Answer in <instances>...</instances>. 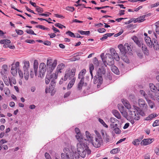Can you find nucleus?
Returning <instances> with one entry per match:
<instances>
[{
	"label": "nucleus",
	"instance_id": "4be33fe9",
	"mask_svg": "<svg viewBox=\"0 0 159 159\" xmlns=\"http://www.w3.org/2000/svg\"><path fill=\"white\" fill-rule=\"evenodd\" d=\"M144 39L148 46L149 48H152V41L150 37H145Z\"/></svg>",
	"mask_w": 159,
	"mask_h": 159
},
{
	"label": "nucleus",
	"instance_id": "1a4fd4ad",
	"mask_svg": "<svg viewBox=\"0 0 159 159\" xmlns=\"http://www.w3.org/2000/svg\"><path fill=\"white\" fill-rule=\"evenodd\" d=\"M39 67V75L38 76L42 77L45 74L46 71L47 70V67L44 63L42 62L40 64Z\"/></svg>",
	"mask_w": 159,
	"mask_h": 159
},
{
	"label": "nucleus",
	"instance_id": "e2e57ef3",
	"mask_svg": "<svg viewBox=\"0 0 159 159\" xmlns=\"http://www.w3.org/2000/svg\"><path fill=\"white\" fill-rule=\"evenodd\" d=\"M16 31L17 34L19 35H22L23 34V31L21 30H16Z\"/></svg>",
	"mask_w": 159,
	"mask_h": 159
},
{
	"label": "nucleus",
	"instance_id": "79ce46f5",
	"mask_svg": "<svg viewBox=\"0 0 159 159\" xmlns=\"http://www.w3.org/2000/svg\"><path fill=\"white\" fill-rule=\"evenodd\" d=\"M36 28H38L40 29H41L43 30H47L48 31L50 30V29L49 28L45 27L44 26L42 25H38L36 26Z\"/></svg>",
	"mask_w": 159,
	"mask_h": 159
},
{
	"label": "nucleus",
	"instance_id": "2f4dec72",
	"mask_svg": "<svg viewBox=\"0 0 159 159\" xmlns=\"http://www.w3.org/2000/svg\"><path fill=\"white\" fill-rule=\"evenodd\" d=\"M111 70L115 74L118 75L119 71L118 68L115 66H113L111 67Z\"/></svg>",
	"mask_w": 159,
	"mask_h": 159
},
{
	"label": "nucleus",
	"instance_id": "a19ab883",
	"mask_svg": "<svg viewBox=\"0 0 159 159\" xmlns=\"http://www.w3.org/2000/svg\"><path fill=\"white\" fill-rule=\"evenodd\" d=\"M121 59L124 61L126 63H129V61L127 57L125 56V55H123V56L121 57Z\"/></svg>",
	"mask_w": 159,
	"mask_h": 159
},
{
	"label": "nucleus",
	"instance_id": "69168bd1",
	"mask_svg": "<svg viewBox=\"0 0 159 159\" xmlns=\"http://www.w3.org/2000/svg\"><path fill=\"white\" fill-rule=\"evenodd\" d=\"M117 125H117V124L113 123V124H110V126L111 127V129H113L114 128L117 127Z\"/></svg>",
	"mask_w": 159,
	"mask_h": 159
},
{
	"label": "nucleus",
	"instance_id": "7c9ffc66",
	"mask_svg": "<svg viewBox=\"0 0 159 159\" xmlns=\"http://www.w3.org/2000/svg\"><path fill=\"white\" fill-rule=\"evenodd\" d=\"M133 40L136 43V44L139 47L141 46V43L140 41H139L138 38L136 36H134L132 38Z\"/></svg>",
	"mask_w": 159,
	"mask_h": 159
},
{
	"label": "nucleus",
	"instance_id": "58836bf2",
	"mask_svg": "<svg viewBox=\"0 0 159 159\" xmlns=\"http://www.w3.org/2000/svg\"><path fill=\"white\" fill-rule=\"evenodd\" d=\"M120 112L123 117L128 119V113L126 110H125L124 109Z\"/></svg>",
	"mask_w": 159,
	"mask_h": 159
},
{
	"label": "nucleus",
	"instance_id": "4d7b16f0",
	"mask_svg": "<svg viewBox=\"0 0 159 159\" xmlns=\"http://www.w3.org/2000/svg\"><path fill=\"white\" fill-rule=\"evenodd\" d=\"M159 125V120H156L152 124L153 127Z\"/></svg>",
	"mask_w": 159,
	"mask_h": 159
},
{
	"label": "nucleus",
	"instance_id": "c9c22d12",
	"mask_svg": "<svg viewBox=\"0 0 159 159\" xmlns=\"http://www.w3.org/2000/svg\"><path fill=\"white\" fill-rule=\"evenodd\" d=\"M78 32L82 35H89L90 34L89 31H84L83 30H78Z\"/></svg>",
	"mask_w": 159,
	"mask_h": 159
},
{
	"label": "nucleus",
	"instance_id": "603ef678",
	"mask_svg": "<svg viewBox=\"0 0 159 159\" xmlns=\"http://www.w3.org/2000/svg\"><path fill=\"white\" fill-rule=\"evenodd\" d=\"M55 26L59 28L62 29L63 27L66 28V26L60 23H56L55 24Z\"/></svg>",
	"mask_w": 159,
	"mask_h": 159
},
{
	"label": "nucleus",
	"instance_id": "c03bdc74",
	"mask_svg": "<svg viewBox=\"0 0 159 159\" xmlns=\"http://www.w3.org/2000/svg\"><path fill=\"white\" fill-rule=\"evenodd\" d=\"M145 16L146 15H143L138 18V19L139 18V19H138L139 23L142 22L145 20Z\"/></svg>",
	"mask_w": 159,
	"mask_h": 159
},
{
	"label": "nucleus",
	"instance_id": "f3484780",
	"mask_svg": "<svg viewBox=\"0 0 159 159\" xmlns=\"http://www.w3.org/2000/svg\"><path fill=\"white\" fill-rule=\"evenodd\" d=\"M8 70V66L6 64L3 65L2 66L1 69L0 73L1 75L3 76V77L4 75H6L5 74H6Z\"/></svg>",
	"mask_w": 159,
	"mask_h": 159
},
{
	"label": "nucleus",
	"instance_id": "49530a36",
	"mask_svg": "<svg viewBox=\"0 0 159 159\" xmlns=\"http://www.w3.org/2000/svg\"><path fill=\"white\" fill-rule=\"evenodd\" d=\"M113 130L114 132L117 134H119L121 132L120 129L119 128L117 127H116L114 128Z\"/></svg>",
	"mask_w": 159,
	"mask_h": 159
},
{
	"label": "nucleus",
	"instance_id": "f704fd0d",
	"mask_svg": "<svg viewBox=\"0 0 159 159\" xmlns=\"http://www.w3.org/2000/svg\"><path fill=\"white\" fill-rule=\"evenodd\" d=\"M146 100L151 108H153L155 107V104L153 102L150 100L146 99Z\"/></svg>",
	"mask_w": 159,
	"mask_h": 159
},
{
	"label": "nucleus",
	"instance_id": "6ab92c4d",
	"mask_svg": "<svg viewBox=\"0 0 159 159\" xmlns=\"http://www.w3.org/2000/svg\"><path fill=\"white\" fill-rule=\"evenodd\" d=\"M121 101L125 107L127 109H130L131 108V106L127 100L125 99H122Z\"/></svg>",
	"mask_w": 159,
	"mask_h": 159
},
{
	"label": "nucleus",
	"instance_id": "bb28decb",
	"mask_svg": "<svg viewBox=\"0 0 159 159\" xmlns=\"http://www.w3.org/2000/svg\"><path fill=\"white\" fill-rule=\"evenodd\" d=\"M11 67H13V68L17 69L19 70L20 69V63L18 61H16L14 60L13 63L11 65Z\"/></svg>",
	"mask_w": 159,
	"mask_h": 159
},
{
	"label": "nucleus",
	"instance_id": "338daca9",
	"mask_svg": "<svg viewBox=\"0 0 159 159\" xmlns=\"http://www.w3.org/2000/svg\"><path fill=\"white\" fill-rule=\"evenodd\" d=\"M18 70L20 76L21 78H22L23 77V74L22 71L20 69H19Z\"/></svg>",
	"mask_w": 159,
	"mask_h": 159
},
{
	"label": "nucleus",
	"instance_id": "c85d7f7f",
	"mask_svg": "<svg viewBox=\"0 0 159 159\" xmlns=\"http://www.w3.org/2000/svg\"><path fill=\"white\" fill-rule=\"evenodd\" d=\"M112 113L113 115L117 119H120L121 116L119 112L116 110H114L112 111Z\"/></svg>",
	"mask_w": 159,
	"mask_h": 159
},
{
	"label": "nucleus",
	"instance_id": "de8ad7c7",
	"mask_svg": "<svg viewBox=\"0 0 159 159\" xmlns=\"http://www.w3.org/2000/svg\"><path fill=\"white\" fill-rule=\"evenodd\" d=\"M118 107L120 112L124 110V107L122 104H119L118 105Z\"/></svg>",
	"mask_w": 159,
	"mask_h": 159
},
{
	"label": "nucleus",
	"instance_id": "0eeeda50",
	"mask_svg": "<svg viewBox=\"0 0 159 159\" xmlns=\"http://www.w3.org/2000/svg\"><path fill=\"white\" fill-rule=\"evenodd\" d=\"M57 64V61L55 60L52 63L50 60H47V71L49 73H51L55 69ZM50 74V73H49Z\"/></svg>",
	"mask_w": 159,
	"mask_h": 159
},
{
	"label": "nucleus",
	"instance_id": "7ed1b4c3",
	"mask_svg": "<svg viewBox=\"0 0 159 159\" xmlns=\"http://www.w3.org/2000/svg\"><path fill=\"white\" fill-rule=\"evenodd\" d=\"M129 115L136 120H138L140 119V115L142 116L144 115V112L142 111H140L139 112L137 111V109H132L129 111Z\"/></svg>",
	"mask_w": 159,
	"mask_h": 159
},
{
	"label": "nucleus",
	"instance_id": "393cba45",
	"mask_svg": "<svg viewBox=\"0 0 159 159\" xmlns=\"http://www.w3.org/2000/svg\"><path fill=\"white\" fill-rule=\"evenodd\" d=\"M158 116V115L156 113L151 114L149 115L148 117H146L145 120H150Z\"/></svg>",
	"mask_w": 159,
	"mask_h": 159
},
{
	"label": "nucleus",
	"instance_id": "412c9836",
	"mask_svg": "<svg viewBox=\"0 0 159 159\" xmlns=\"http://www.w3.org/2000/svg\"><path fill=\"white\" fill-rule=\"evenodd\" d=\"M105 73V70L104 68L103 67H102L98 69L97 72V74L96 75L98 76L102 77L103 75H104Z\"/></svg>",
	"mask_w": 159,
	"mask_h": 159
},
{
	"label": "nucleus",
	"instance_id": "ea45409f",
	"mask_svg": "<svg viewBox=\"0 0 159 159\" xmlns=\"http://www.w3.org/2000/svg\"><path fill=\"white\" fill-rule=\"evenodd\" d=\"M141 141L140 139H135L133 141L132 143L135 146H137L139 145Z\"/></svg>",
	"mask_w": 159,
	"mask_h": 159
},
{
	"label": "nucleus",
	"instance_id": "2eb2a0df",
	"mask_svg": "<svg viewBox=\"0 0 159 159\" xmlns=\"http://www.w3.org/2000/svg\"><path fill=\"white\" fill-rule=\"evenodd\" d=\"M138 104L139 106L141 108H144L146 109L148 107L145 101L142 98L139 99L138 100Z\"/></svg>",
	"mask_w": 159,
	"mask_h": 159
},
{
	"label": "nucleus",
	"instance_id": "cd10ccee",
	"mask_svg": "<svg viewBox=\"0 0 159 159\" xmlns=\"http://www.w3.org/2000/svg\"><path fill=\"white\" fill-rule=\"evenodd\" d=\"M84 84V80H80L79 82L78 83L77 89L78 90L81 91L82 89V87Z\"/></svg>",
	"mask_w": 159,
	"mask_h": 159
},
{
	"label": "nucleus",
	"instance_id": "3c124183",
	"mask_svg": "<svg viewBox=\"0 0 159 159\" xmlns=\"http://www.w3.org/2000/svg\"><path fill=\"white\" fill-rule=\"evenodd\" d=\"M66 34L71 37L75 38V35L74 34L70 31H68L66 32Z\"/></svg>",
	"mask_w": 159,
	"mask_h": 159
},
{
	"label": "nucleus",
	"instance_id": "4c0bfd02",
	"mask_svg": "<svg viewBox=\"0 0 159 159\" xmlns=\"http://www.w3.org/2000/svg\"><path fill=\"white\" fill-rule=\"evenodd\" d=\"M18 69H17L13 68V67H11V73L13 75H16Z\"/></svg>",
	"mask_w": 159,
	"mask_h": 159
},
{
	"label": "nucleus",
	"instance_id": "f03ea898",
	"mask_svg": "<svg viewBox=\"0 0 159 159\" xmlns=\"http://www.w3.org/2000/svg\"><path fill=\"white\" fill-rule=\"evenodd\" d=\"M118 47L122 55L132 54L131 48L128 43H125L124 45L120 44L118 45Z\"/></svg>",
	"mask_w": 159,
	"mask_h": 159
},
{
	"label": "nucleus",
	"instance_id": "4468645a",
	"mask_svg": "<svg viewBox=\"0 0 159 159\" xmlns=\"http://www.w3.org/2000/svg\"><path fill=\"white\" fill-rule=\"evenodd\" d=\"M75 131L76 134L75 135V137L77 139L79 142L82 143V142L83 141L84 139L80 133L79 129L78 128H75Z\"/></svg>",
	"mask_w": 159,
	"mask_h": 159
},
{
	"label": "nucleus",
	"instance_id": "774afa93",
	"mask_svg": "<svg viewBox=\"0 0 159 159\" xmlns=\"http://www.w3.org/2000/svg\"><path fill=\"white\" fill-rule=\"evenodd\" d=\"M45 156L46 159H52L50 155L48 153L46 152L45 153Z\"/></svg>",
	"mask_w": 159,
	"mask_h": 159
},
{
	"label": "nucleus",
	"instance_id": "a18cd8bd",
	"mask_svg": "<svg viewBox=\"0 0 159 159\" xmlns=\"http://www.w3.org/2000/svg\"><path fill=\"white\" fill-rule=\"evenodd\" d=\"M5 84L7 85H9V82H8L7 77L6 75H4L3 78Z\"/></svg>",
	"mask_w": 159,
	"mask_h": 159
},
{
	"label": "nucleus",
	"instance_id": "0e129e2a",
	"mask_svg": "<svg viewBox=\"0 0 159 159\" xmlns=\"http://www.w3.org/2000/svg\"><path fill=\"white\" fill-rule=\"evenodd\" d=\"M4 91L6 94H8L10 93L9 89L7 88H5L4 89Z\"/></svg>",
	"mask_w": 159,
	"mask_h": 159
},
{
	"label": "nucleus",
	"instance_id": "37998d69",
	"mask_svg": "<svg viewBox=\"0 0 159 159\" xmlns=\"http://www.w3.org/2000/svg\"><path fill=\"white\" fill-rule=\"evenodd\" d=\"M98 120L99 122L105 128H107L108 126V125L105 123L103 120L102 119L99 118Z\"/></svg>",
	"mask_w": 159,
	"mask_h": 159
},
{
	"label": "nucleus",
	"instance_id": "bf43d9fd",
	"mask_svg": "<svg viewBox=\"0 0 159 159\" xmlns=\"http://www.w3.org/2000/svg\"><path fill=\"white\" fill-rule=\"evenodd\" d=\"M26 32L28 34H34L36 35L34 33V31L32 30H26Z\"/></svg>",
	"mask_w": 159,
	"mask_h": 159
},
{
	"label": "nucleus",
	"instance_id": "ddd939ff",
	"mask_svg": "<svg viewBox=\"0 0 159 159\" xmlns=\"http://www.w3.org/2000/svg\"><path fill=\"white\" fill-rule=\"evenodd\" d=\"M54 78V79H57V74H53L52 75L50 74H48L46 75L45 78V83L46 84H48L49 83L50 81H51Z\"/></svg>",
	"mask_w": 159,
	"mask_h": 159
},
{
	"label": "nucleus",
	"instance_id": "13d9d810",
	"mask_svg": "<svg viewBox=\"0 0 159 159\" xmlns=\"http://www.w3.org/2000/svg\"><path fill=\"white\" fill-rule=\"evenodd\" d=\"M36 10L38 12L42 13L43 12V11L42 8L37 7L36 8Z\"/></svg>",
	"mask_w": 159,
	"mask_h": 159
},
{
	"label": "nucleus",
	"instance_id": "f8f14e48",
	"mask_svg": "<svg viewBox=\"0 0 159 159\" xmlns=\"http://www.w3.org/2000/svg\"><path fill=\"white\" fill-rule=\"evenodd\" d=\"M93 82L94 84H98L97 86L98 88H99L100 85L102 82V77L98 76L97 75H95L94 77Z\"/></svg>",
	"mask_w": 159,
	"mask_h": 159
},
{
	"label": "nucleus",
	"instance_id": "5fc2aeb1",
	"mask_svg": "<svg viewBox=\"0 0 159 159\" xmlns=\"http://www.w3.org/2000/svg\"><path fill=\"white\" fill-rule=\"evenodd\" d=\"M119 150L118 148H114L112 149L110 152L111 154H114L117 153L118 152Z\"/></svg>",
	"mask_w": 159,
	"mask_h": 159
},
{
	"label": "nucleus",
	"instance_id": "6e6d98bb",
	"mask_svg": "<svg viewBox=\"0 0 159 159\" xmlns=\"http://www.w3.org/2000/svg\"><path fill=\"white\" fill-rule=\"evenodd\" d=\"M114 58L116 60V61H119L120 60V57L118 54L116 53L113 56Z\"/></svg>",
	"mask_w": 159,
	"mask_h": 159
},
{
	"label": "nucleus",
	"instance_id": "864d4df0",
	"mask_svg": "<svg viewBox=\"0 0 159 159\" xmlns=\"http://www.w3.org/2000/svg\"><path fill=\"white\" fill-rule=\"evenodd\" d=\"M110 51L112 56L116 53V51L113 48H111L110 49Z\"/></svg>",
	"mask_w": 159,
	"mask_h": 159
},
{
	"label": "nucleus",
	"instance_id": "aec40b11",
	"mask_svg": "<svg viewBox=\"0 0 159 159\" xmlns=\"http://www.w3.org/2000/svg\"><path fill=\"white\" fill-rule=\"evenodd\" d=\"M86 72V69H82L79 74L78 78L80 80H84V76Z\"/></svg>",
	"mask_w": 159,
	"mask_h": 159
},
{
	"label": "nucleus",
	"instance_id": "473e14b6",
	"mask_svg": "<svg viewBox=\"0 0 159 159\" xmlns=\"http://www.w3.org/2000/svg\"><path fill=\"white\" fill-rule=\"evenodd\" d=\"M142 50L143 51L144 53L146 55H148L149 54L148 51L145 45L144 44H142Z\"/></svg>",
	"mask_w": 159,
	"mask_h": 159
},
{
	"label": "nucleus",
	"instance_id": "09e8293b",
	"mask_svg": "<svg viewBox=\"0 0 159 159\" xmlns=\"http://www.w3.org/2000/svg\"><path fill=\"white\" fill-rule=\"evenodd\" d=\"M110 121L111 124H113L118 121V120L115 118L114 117H111L110 119Z\"/></svg>",
	"mask_w": 159,
	"mask_h": 159
},
{
	"label": "nucleus",
	"instance_id": "9d476101",
	"mask_svg": "<svg viewBox=\"0 0 159 159\" xmlns=\"http://www.w3.org/2000/svg\"><path fill=\"white\" fill-rule=\"evenodd\" d=\"M103 143L102 137L95 138V140H93L91 143L95 148H99Z\"/></svg>",
	"mask_w": 159,
	"mask_h": 159
},
{
	"label": "nucleus",
	"instance_id": "b1692460",
	"mask_svg": "<svg viewBox=\"0 0 159 159\" xmlns=\"http://www.w3.org/2000/svg\"><path fill=\"white\" fill-rule=\"evenodd\" d=\"M153 45L154 48L156 50H158L159 49V45L157 41V39H152V45Z\"/></svg>",
	"mask_w": 159,
	"mask_h": 159
},
{
	"label": "nucleus",
	"instance_id": "c756f323",
	"mask_svg": "<svg viewBox=\"0 0 159 159\" xmlns=\"http://www.w3.org/2000/svg\"><path fill=\"white\" fill-rule=\"evenodd\" d=\"M75 80L76 78H74L73 79L70 80V81L67 87V89H70L73 86L75 83Z\"/></svg>",
	"mask_w": 159,
	"mask_h": 159
},
{
	"label": "nucleus",
	"instance_id": "20e7f679",
	"mask_svg": "<svg viewBox=\"0 0 159 159\" xmlns=\"http://www.w3.org/2000/svg\"><path fill=\"white\" fill-rule=\"evenodd\" d=\"M63 152L61 154V159H74L73 152L69 148H65Z\"/></svg>",
	"mask_w": 159,
	"mask_h": 159
},
{
	"label": "nucleus",
	"instance_id": "423d86ee",
	"mask_svg": "<svg viewBox=\"0 0 159 159\" xmlns=\"http://www.w3.org/2000/svg\"><path fill=\"white\" fill-rule=\"evenodd\" d=\"M23 63L24 64L23 69L24 71V78L26 80H27L29 76L28 70L30 66V62L28 61H24Z\"/></svg>",
	"mask_w": 159,
	"mask_h": 159
},
{
	"label": "nucleus",
	"instance_id": "6e6552de",
	"mask_svg": "<svg viewBox=\"0 0 159 159\" xmlns=\"http://www.w3.org/2000/svg\"><path fill=\"white\" fill-rule=\"evenodd\" d=\"M38 64L39 63L38 61L37 60H34V71H33V70H30V75L31 78L34 77V74H35L36 76L37 75Z\"/></svg>",
	"mask_w": 159,
	"mask_h": 159
},
{
	"label": "nucleus",
	"instance_id": "dca6fc26",
	"mask_svg": "<svg viewBox=\"0 0 159 159\" xmlns=\"http://www.w3.org/2000/svg\"><path fill=\"white\" fill-rule=\"evenodd\" d=\"M153 139H144L143 140L140 144L141 145H146L151 143L153 141Z\"/></svg>",
	"mask_w": 159,
	"mask_h": 159
},
{
	"label": "nucleus",
	"instance_id": "8fccbe9b",
	"mask_svg": "<svg viewBox=\"0 0 159 159\" xmlns=\"http://www.w3.org/2000/svg\"><path fill=\"white\" fill-rule=\"evenodd\" d=\"M56 79H54V78L51 80V83H50V86L51 87H55L56 84H55V80Z\"/></svg>",
	"mask_w": 159,
	"mask_h": 159
},
{
	"label": "nucleus",
	"instance_id": "39448f33",
	"mask_svg": "<svg viewBox=\"0 0 159 159\" xmlns=\"http://www.w3.org/2000/svg\"><path fill=\"white\" fill-rule=\"evenodd\" d=\"M76 69L74 67L71 70L70 69H67L65 71L64 75V80H67L68 78L69 80L76 78L74 77Z\"/></svg>",
	"mask_w": 159,
	"mask_h": 159
},
{
	"label": "nucleus",
	"instance_id": "a211bd4d",
	"mask_svg": "<svg viewBox=\"0 0 159 159\" xmlns=\"http://www.w3.org/2000/svg\"><path fill=\"white\" fill-rule=\"evenodd\" d=\"M65 67V64L63 63H61L59 64L57 67L56 71V72L54 74H57L58 75V73H61V70H63Z\"/></svg>",
	"mask_w": 159,
	"mask_h": 159
},
{
	"label": "nucleus",
	"instance_id": "e433bc0d",
	"mask_svg": "<svg viewBox=\"0 0 159 159\" xmlns=\"http://www.w3.org/2000/svg\"><path fill=\"white\" fill-rule=\"evenodd\" d=\"M149 87L152 91L154 92L156 91V86H155L153 84L150 83L149 84Z\"/></svg>",
	"mask_w": 159,
	"mask_h": 159
},
{
	"label": "nucleus",
	"instance_id": "680f3d73",
	"mask_svg": "<svg viewBox=\"0 0 159 159\" xmlns=\"http://www.w3.org/2000/svg\"><path fill=\"white\" fill-rule=\"evenodd\" d=\"M156 31L158 34H159V23L157 24L156 25Z\"/></svg>",
	"mask_w": 159,
	"mask_h": 159
},
{
	"label": "nucleus",
	"instance_id": "f257e3e1",
	"mask_svg": "<svg viewBox=\"0 0 159 159\" xmlns=\"http://www.w3.org/2000/svg\"><path fill=\"white\" fill-rule=\"evenodd\" d=\"M77 150L78 154L77 155L76 154L75 155V159H79L80 156L84 158L87 154L89 155L91 153V151L89 147L84 144L83 141L82 143L79 142L77 144Z\"/></svg>",
	"mask_w": 159,
	"mask_h": 159
},
{
	"label": "nucleus",
	"instance_id": "9b49d317",
	"mask_svg": "<svg viewBox=\"0 0 159 159\" xmlns=\"http://www.w3.org/2000/svg\"><path fill=\"white\" fill-rule=\"evenodd\" d=\"M85 135L87 139L83 138L84 140L83 141V143L85 144H86L85 143L87 144L88 142H91V143L93 140V136L88 131H86Z\"/></svg>",
	"mask_w": 159,
	"mask_h": 159
},
{
	"label": "nucleus",
	"instance_id": "052dcab7",
	"mask_svg": "<svg viewBox=\"0 0 159 159\" xmlns=\"http://www.w3.org/2000/svg\"><path fill=\"white\" fill-rule=\"evenodd\" d=\"M66 9L67 11L72 12L74 11V8L73 7H68L66 8Z\"/></svg>",
	"mask_w": 159,
	"mask_h": 159
},
{
	"label": "nucleus",
	"instance_id": "72a5a7b5",
	"mask_svg": "<svg viewBox=\"0 0 159 159\" xmlns=\"http://www.w3.org/2000/svg\"><path fill=\"white\" fill-rule=\"evenodd\" d=\"M89 69L90 73L91 75L92 78L93 76L92 73V71L94 69V67L93 65L92 64H90L89 65Z\"/></svg>",
	"mask_w": 159,
	"mask_h": 159
},
{
	"label": "nucleus",
	"instance_id": "a878e982",
	"mask_svg": "<svg viewBox=\"0 0 159 159\" xmlns=\"http://www.w3.org/2000/svg\"><path fill=\"white\" fill-rule=\"evenodd\" d=\"M106 57L107 61L108 62L109 61L111 63V64H109L110 65H112V64H113L114 61L111 56L109 53H107L106 54Z\"/></svg>",
	"mask_w": 159,
	"mask_h": 159
},
{
	"label": "nucleus",
	"instance_id": "5701e85b",
	"mask_svg": "<svg viewBox=\"0 0 159 159\" xmlns=\"http://www.w3.org/2000/svg\"><path fill=\"white\" fill-rule=\"evenodd\" d=\"M54 87H51L49 86V88H46L45 89V92L46 93H50L51 95H53L55 92V90L54 89Z\"/></svg>",
	"mask_w": 159,
	"mask_h": 159
}]
</instances>
